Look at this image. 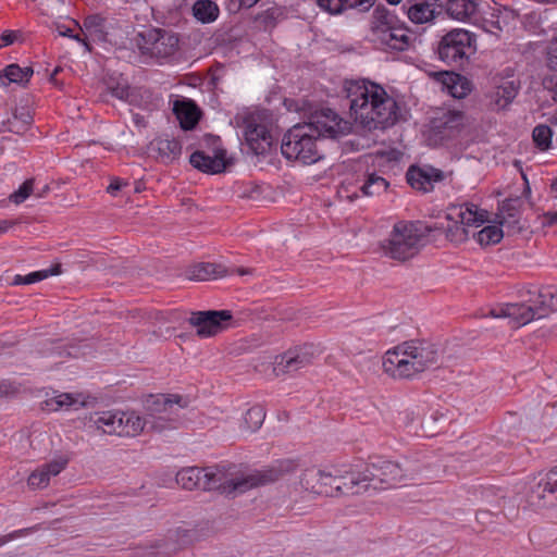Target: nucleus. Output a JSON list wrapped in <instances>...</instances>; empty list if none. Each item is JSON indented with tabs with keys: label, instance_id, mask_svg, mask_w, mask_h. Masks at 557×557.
<instances>
[{
	"label": "nucleus",
	"instance_id": "3",
	"mask_svg": "<svg viewBox=\"0 0 557 557\" xmlns=\"http://www.w3.org/2000/svg\"><path fill=\"white\" fill-rule=\"evenodd\" d=\"M438 357L434 344L420 339L406 341L385 352L383 369L393 377L410 379L436 364Z\"/></svg>",
	"mask_w": 557,
	"mask_h": 557
},
{
	"label": "nucleus",
	"instance_id": "28",
	"mask_svg": "<svg viewBox=\"0 0 557 557\" xmlns=\"http://www.w3.org/2000/svg\"><path fill=\"white\" fill-rule=\"evenodd\" d=\"M480 2H446L447 14L457 21L476 23L480 17L478 13Z\"/></svg>",
	"mask_w": 557,
	"mask_h": 557
},
{
	"label": "nucleus",
	"instance_id": "19",
	"mask_svg": "<svg viewBox=\"0 0 557 557\" xmlns=\"http://www.w3.org/2000/svg\"><path fill=\"white\" fill-rule=\"evenodd\" d=\"M66 465L67 459L58 458L39 466L29 474L27 485L32 490L46 488L49 485L51 478L61 473L65 469Z\"/></svg>",
	"mask_w": 557,
	"mask_h": 557
},
{
	"label": "nucleus",
	"instance_id": "10",
	"mask_svg": "<svg viewBox=\"0 0 557 557\" xmlns=\"http://www.w3.org/2000/svg\"><path fill=\"white\" fill-rule=\"evenodd\" d=\"M337 479H344L339 470L326 472L321 469L310 468L302 472L300 485L307 492L321 496L334 497L350 494V492H346L345 482L335 484Z\"/></svg>",
	"mask_w": 557,
	"mask_h": 557
},
{
	"label": "nucleus",
	"instance_id": "56",
	"mask_svg": "<svg viewBox=\"0 0 557 557\" xmlns=\"http://www.w3.org/2000/svg\"><path fill=\"white\" fill-rule=\"evenodd\" d=\"M16 225L15 220H0V235L7 233L10 228Z\"/></svg>",
	"mask_w": 557,
	"mask_h": 557
},
{
	"label": "nucleus",
	"instance_id": "17",
	"mask_svg": "<svg viewBox=\"0 0 557 557\" xmlns=\"http://www.w3.org/2000/svg\"><path fill=\"white\" fill-rule=\"evenodd\" d=\"M371 40L382 49L404 51L409 48L412 36L408 28L399 22L391 28L379 29Z\"/></svg>",
	"mask_w": 557,
	"mask_h": 557
},
{
	"label": "nucleus",
	"instance_id": "40",
	"mask_svg": "<svg viewBox=\"0 0 557 557\" xmlns=\"http://www.w3.org/2000/svg\"><path fill=\"white\" fill-rule=\"evenodd\" d=\"M503 236V230L497 225H487L473 234V237L482 247L498 244Z\"/></svg>",
	"mask_w": 557,
	"mask_h": 557
},
{
	"label": "nucleus",
	"instance_id": "52",
	"mask_svg": "<svg viewBox=\"0 0 557 557\" xmlns=\"http://www.w3.org/2000/svg\"><path fill=\"white\" fill-rule=\"evenodd\" d=\"M284 17L283 9L280 7H273L265 11L263 21L267 25H274L275 22Z\"/></svg>",
	"mask_w": 557,
	"mask_h": 557
},
{
	"label": "nucleus",
	"instance_id": "14",
	"mask_svg": "<svg viewBox=\"0 0 557 557\" xmlns=\"http://www.w3.org/2000/svg\"><path fill=\"white\" fill-rule=\"evenodd\" d=\"M245 139L256 154L267 153L273 145V136L260 115L251 114L244 121Z\"/></svg>",
	"mask_w": 557,
	"mask_h": 557
},
{
	"label": "nucleus",
	"instance_id": "55",
	"mask_svg": "<svg viewBox=\"0 0 557 557\" xmlns=\"http://www.w3.org/2000/svg\"><path fill=\"white\" fill-rule=\"evenodd\" d=\"M542 224H543V226H547V227H550V226L557 224V210L545 212L542 215Z\"/></svg>",
	"mask_w": 557,
	"mask_h": 557
},
{
	"label": "nucleus",
	"instance_id": "23",
	"mask_svg": "<svg viewBox=\"0 0 557 557\" xmlns=\"http://www.w3.org/2000/svg\"><path fill=\"white\" fill-rule=\"evenodd\" d=\"M189 161L194 168L211 174L223 172L227 164L224 150H218L214 156L198 150L190 156Z\"/></svg>",
	"mask_w": 557,
	"mask_h": 557
},
{
	"label": "nucleus",
	"instance_id": "42",
	"mask_svg": "<svg viewBox=\"0 0 557 557\" xmlns=\"http://www.w3.org/2000/svg\"><path fill=\"white\" fill-rule=\"evenodd\" d=\"M552 136L553 132L550 127L544 124L535 126L532 132L533 141L535 146L542 151L549 149L552 144Z\"/></svg>",
	"mask_w": 557,
	"mask_h": 557
},
{
	"label": "nucleus",
	"instance_id": "44",
	"mask_svg": "<svg viewBox=\"0 0 557 557\" xmlns=\"http://www.w3.org/2000/svg\"><path fill=\"white\" fill-rule=\"evenodd\" d=\"M265 418V412L261 406H253L245 414V423L250 431L258 430Z\"/></svg>",
	"mask_w": 557,
	"mask_h": 557
},
{
	"label": "nucleus",
	"instance_id": "60",
	"mask_svg": "<svg viewBox=\"0 0 557 557\" xmlns=\"http://www.w3.org/2000/svg\"><path fill=\"white\" fill-rule=\"evenodd\" d=\"M345 197H346L347 199H349L350 201H352L355 198H357V197H358V195H357L356 193H352L351 195H348V194H347V195H345Z\"/></svg>",
	"mask_w": 557,
	"mask_h": 557
},
{
	"label": "nucleus",
	"instance_id": "30",
	"mask_svg": "<svg viewBox=\"0 0 557 557\" xmlns=\"http://www.w3.org/2000/svg\"><path fill=\"white\" fill-rule=\"evenodd\" d=\"M436 2H414L408 8V17L416 24H424L434 20L441 10H436Z\"/></svg>",
	"mask_w": 557,
	"mask_h": 557
},
{
	"label": "nucleus",
	"instance_id": "38",
	"mask_svg": "<svg viewBox=\"0 0 557 557\" xmlns=\"http://www.w3.org/2000/svg\"><path fill=\"white\" fill-rule=\"evenodd\" d=\"M216 2H194L193 14L201 23H211L219 16Z\"/></svg>",
	"mask_w": 557,
	"mask_h": 557
},
{
	"label": "nucleus",
	"instance_id": "11",
	"mask_svg": "<svg viewBox=\"0 0 557 557\" xmlns=\"http://www.w3.org/2000/svg\"><path fill=\"white\" fill-rule=\"evenodd\" d=\"M319 354V349L312 344H304L289 348L285 352L276 356L273 371L277 376L293 374L312 364Z\"/></svg>",
	"mask_w": 557,
	"mask_h": 557
},
{
	"label": "nucleus",
	"instance_id": "29",
	"mask_svg": "<svg viewBox=\"0 0 557 557\" xmlns=\"http://www.w3.org/2000/svg\"><path fill=\"white\" fill-rule=\"evenodd\" d=\"M33 124V114L27 107L16 108L12 117L5 123V129L17 135H24Z\"/></svg>",
	"mask_w": 557,
	"mask_h": 557
},
{
	"label": "nucleus",
	"instance_id": "62",
	"mask_svg": "<svg viewBox=\"0 0 557 557\" xmlns=\"http://www.w3.org/2000/svg\"><path fill=\"white\" fill-rule=\"evenodd\" d=\"M346 191H348L347 188L343 186L342 189L339 190L341 196L344 197V193Z\"/></svg>",
	"mask_w": 557,
	"mask_h": 557
},
{
	"label": "nucleus",
	"instance_id": "33",
	"mask_svg": "<svg viewBox=\"0 0 557 557\" xmlns=\"http://www.w3.org/2000/svg\"><path fill=\"white\" fill-rule=\"evenodd\" d=\"M400 21L397 18L395 14L388 11L383 5H377L373 12L371 25H370V34L371 37L376 35V32L384 30L386 28H391L392 26L398 24Z\"/></svg>",
	"mask_w": 557,
	"mask_h": 557
},
{
	"label": "nucleus",
	"instance_id": "61",
	"mask_svg": "<svg viewBox=\"0 0 557 557\" xmlns=\"http://www.w3.org/2000/svg\"><path fill=\"white\" fill-rule=\"evenodd\" d=\"M62 71V69L60 66H57L51 74L58 76V74Z\"/></svg>",
	"mask_w": 557,
	"mask_h": 557
},
{
	"label": "nucleus",
	"instance_id": "13",
	"mask_svg": "<svg viewBox=\"0 0 557 557\" xmlns=\"http://www.w3.org/2000/svg\"><path fill=\"white\" fill-rule=\"evenodd\" d=\"M233 315L230 310H208L193 312L188 322L197 329V335L206 338L220 333L225 329L224 323L230 322Z\"/></svg>",
	"mask_w": 557,
	"mask_h": 557
},
{
	"label": "nucleus",
	"instance_id": "51",
	"mask_svg": "<svg viewBox=\"0 0 557 557\" xmlns=\"http://www.w3.org/2000/svg\"><path fill=\"white\" fill-rule=\"evenodd\" d=\"M54 26H55V30L59 33L60 36L70 37V38H72V39H74L76 41H79V42H82L86 47V49L88 51H90L89 44L85 39H83L78 34L73 35L72 34V29L70 27H66L62 23H55Z\"/></svg>",
	"mask_w": 557,
	"mask_h": 557
},
{
	"label": "nucleus",
	"instance_id": "34",
	"mask_svg": "<svg viewBox=\"0 0 557 557\" xmlns=\"http://www.w3.org/2000/svg\"><path fill=\"white\" fill-rule=\"evenodd\" d=\"M32 74L33 70L30 67H21L17 64H10L0 73V84L8 86L10 83L28 82Z\"/></svg>",
	"mask_w": 557,
	"mask_h": 557
},
{
	"label": "nucleus",
	"instance_id": "47",
	"mask_svg": "<svg viewBox=\"0 0 557 557\" xmlns=\"http://www.w3.org/2000/svg\"><path fill=\"white\" fill-rule=\"evenodd\" d=\"M480 4H485L494 13V18L504 20V25H507L515 17V12L499 2H493V5L490 2H480Z\"/></svg>",
	"mask_w": 557,
	"mask_h": 557
},
{
	"label": "nucleus",
	"instance_id": "16",
	"mask_svg": "<svg viewBox=\"0 0 557 557\" xmlns=\"http://www.w3.org/2000/svg\"><path fill=\"white\" fill-rule=\"evenodd\" d=\"M466 125V116L460 111H445L431 121V131L440 140L458 137Z\"/></svg>",
	"mask_w": 557,
	"mask_h": 557
},
{
	"label": "nucleus",
	"instance_id": "20",
	"mask_svg": "<svg viewBox=\"0 0 557 557\" xmlns=\"http://www.w3.org/2000/svg\"><path fill=\"white\" fill-rule=\"evenodd\" d=\"M493 89L487 94L488 104L494 110L507 108L518 94V85L513 81L493 77Z\"/></svg>",
	"mask_w": 557,
	"mask_h": 557
},
{
	"label": "nucleus",
	"instance_id": "26",
	"mask_svg": "<svg viewBox=\"0 0 557 557\" xmlns=\"http://www.w3.org/2000/svg\"><path fill=\"white\" fill-rule=\"evenodd\" d=\"M120 428L117 436L135 437L143 431H148V417L141 418L136 412H122L120 413Z\"/></svg>",
	"mask_w": 557,
	"mask_h": 557
},
{
	"label": "nucleus",
	"instance_id": "1",
	"mask_svg": "<svg viewBox=\"0 0 557 557\" xmlns=\"http://www.w3.org/2000/svg\"><path fill=\"white\" fill-rule=\"evenodd\" d=\"M298 463L293 459L280 460L263 470H256L239 478L228 479L220 468H184L176 474V482L185 490L200 488L219 491L222 494L244 493L250 488L277 481L283 475L294 472Z\"/></svg>",
	"mask_w": 557,
	"mask_h": 557
},
{
	"label": "nucleus",
	"instance_id": "2",
	"mask_svg": "<svg viewBox=\"0 0 557 557\" xmlns=\"http://www.w3.org/2000/svg\"><path fill=\"white\" fill-rule=\"evenodd\" d=\"M350 114L368 131L385 129L398 119V104L379 84L361 79L345 85Z\"/></svg>",
	"mask_w": 557,
	"mask_h": 557
},
{
	"label": "nucleus",
	"instance_id": "35",
	"mask_svg": "<svg viewBox=\"0 0 557 557\" xmlns=\"http://www.w3.org/2000/svg\"><path fill=\"white\" fill-rule=\"evenodd\" d=\"M388 186L389 184L384 177L375 173H370L359 186V190L363 196H380L387 190Z\"/></svg>",
	"mask_w": 557,
	"mask_h": 557
},
{
	"label": "nucleus",
	"instance_id": "50",
	"mask_svg": "<svg viewBox=\"0 0 557 557\" xmlns=\"http://www.w3.org/2000/svg\"><path fill=\"white\" fill-rule=\"evenodd\" d=\"M108 91L115 98L124 100L129 95V88L126 83L117 82L115 85L108 83Z\"/></svg>",
	"mask_w": 557,
	"mask_h": 557
},
{
	"label": "nucleus",
	"instance_id": "45",
	"mask_svg": "<svg viewBox=\"0 0 557 557\" xmlns=\"http://www.w3.org/2000/svg\"><path fill=\"white\" fill-rule=\"evenodd\" d=\"M517 203H518V201L515 200V201L505 202L503 205V207L500 209V214H499V218L502 219L500 224L517 223L519 221L520 212L516 206Z\"/></svg>",
	"mask_w": 557,
	"mask_h": 557
},
{
	"label": "nucleus",
	"instance_id": "7",
	"mask_svg": "<svg viewBox=\"0 0 557 557\" xmlns=\"http://www.w3.org/2000/svg\"><path fill=\"white\" fill-rule=\"evenodd\" d=\"M423 236L412 222L399 221L381 243L383 253L394 260L406 261L420 251Z\"/></svg>",
	"mask_w": 557,
	"mask_h": 557
},
{
	"label": "nucleus",
	"instance_id": "5",
	"mask_svg": "<svg viewBox=\"0 0 557 557\" xmlns=\"http://www.w3.org/2000/svg\"><path fill=\"white\" fill-rule=\"evenodd\" d=\"M408 478L409 475L399 463L391 460H380L371 463L362 474L351 475L349 481H345L344 485L346 492L361 494L367 492L370 486L375 490L394 487Z\"/></svg>",
	"mask_w": 557,
	"mask_h": 557
},
{
	"label": "nucleus",
	"instance_id": "31",
	"mask_svg": "<svg viewBox=\"0 0 557 557\" xmlns=\"http://www.w3.org/2000/svg\"><path fill=\"white\" fill-rule=\"evenodd\" d=\"M224 274L225 269L221 264L211 262H200L188 270V277L195 281H207L223 276Z\"/></svg>",
	"mask_w": 557,
	"mask_h": 557
},
{
	"label": "nucleus",
	"instance_id": "49",
	"mask_svg": "<svg viewBox=\"0 0 557 557\" xmlns=\"http://www.w3.org/2000/svg\"><path fill=\"white\" fill-rule=\"evenodd\" d=\"M546 64L550 71L557 72V37L553 38L547 46Z\"/></svg>",
	"mask_w": 557,
	"mask_h": 557
},
{
	"label": "nucleus",
	"instance_id": "36",
	"mask_svg": "<svg viewBox=\"0 0 557 557\" xmlns=\"http://www.w3.org/2000/svg\"><path fill=\"white\" fill-rule=\"evenodd\" d=\"M61 272H62L61 264L60 263H55V264H53L49 269H45V270H40V271H35V272H32V273H29L27 275H20V274H17V275L14 276L12 285L34 284V283L40 282L42 280H46L49 276L59 275V274H61Z\"/></svg>",
	"mask_w": 557,
	"mask_h": 557
},
{
	"label": "nucleus",
	"instance_id": "64",
	"mask_svg": "<svg viewBox=\"0 0 557 557\" xmlns=\"http://www.w3.org/2000/svg\"><path fill=\"white\" fill-rule=\"evenodd\" d=\"M554 94H555V97H557V84L555 85Z\"/></svg>",
	"mask_w": 557,
	"mask_h": 557
},
{
	"label": "nucleus",
	"instance_id": "9",
	"mask_svg": "<svg viewBox=\"0 0 557 557\" xmlns=\"http://www.w3.org/2000/svg\"><path fill=\"white\" fill-rule=\"evenodd\" d=\"M487 218V211L474 203L453 205L447 213L446 238L454 244L465 243L469 238V228L480 226Z\"/></svg>",
	"mask_w": 557,
	"mask_h": 557
},
{
	"label": "nucleus",
	"instance_id": "4",
	"mask_svg": "<svg viewBox=\"0 0 557 557\" xmlns=\"http://www.w3.org/2000/svg\"><path fill=\"white\" fill-rule=\"evenodd\" d=\"M318 129L308 122L298 123L289 128L282 139V154L302 164H312L322 159L319 148Z\"/></svg>",
	"mask_w": 557,
	"mask_h": 557
},
{
	"label": "nucleus",
	"instance_id": "41",
	"mask_svg": "<svg viewBox=\"0 0 557 557\" xmlns=\"http://www.w3.org/2000/svg\"><path fill=\"white\" fill-rule=\"evenodd\" d=\"M478 13L480 17L474 25H481L484 29L493 32V28L500 30L504 26V20L494 18L493 12L485 7V4H479Z\"/></svg>",
	"mask_w": 557,
	"mask_h": 557
},
{
	"label": "nucleus",
	"instance_id": "22",
	"mask_svg": "<svg viewBox=\"0 0 557 557\" xmlns=\"http://www.w3.org/2000/svg\"><path fill=\"white\" fill-rule=\"evenodd\" d=\"M435 81L443 85V88L454 98L461 99L466 97L471 88L467 78L455 72L442 71L431 73Z\"/></svg>",
	"mask_w": 557,
	"mask_h": 557
},
{
	"label": "nucleus",
	"instance_id": "27",
	"mask_svg": "<svg viewBox=\"0 0 557 557\" xmlns=\"http://www.w3.org/2000/svg\"><path fill=\"white\" fill-rule=\"evenodd\" d=\"M173 111L180 121L181 127L186 131L193 129L200 119V112L191 100L175 101Z\"/></svg>",
	"mask_w": 557,
	"mask_h": 557
},
{
	"label": "nucleus",
	"instance_id": "58",
	"mask_svg": "<svg viewBox=\"0 0 557 557\" xmlns=\"http://www.w3.org/2000/svg\"><path fill=\"white\" fill-rule=\"evenodd\" d=\"M24 533V530H18V531H15L9 535H4V536H1L0 537V546L4 545L5 543H8L9 541L22 535Z\"/></svg>",
	"mask_w": 557,
	"mask_h": 557
},
{
	"label": "nucleus",
	"instance_id": "46",
	"mask_svg": "<svg viewBox=\"0 0 557 557\" xmlns=\"http://www.w3.org/2000/svg\"><path fill=\"white\" fill-rule=\"evenodd\" d=\"M34 190V180H26L17 190L12 193L9 196V200L15 205L23 203L33 193Z\"/></svg>",
	"mask_w": 557,
	"mask_h": 557
},
{
	"label": "nucleus",
	"instance_id": "12",
	"mask_svg": "<svg viewBox=\"0 0 557 557\" xmlns=\"http://www.w3.org/2000/svg\"><path fill=\"white\" fill-rule=\"evenodd\" d=\"M139 48L144 54L157 59L172 57L178 49V37L169 30L152 28L140 35Z\"/></svg>",
	"mask_w": 557,
	"mask_h": 557
},
{
	"label": "nucleus",
	"instance_id": "32",
	"mask_svg": "<svg viewBox=\"0 0 557 557\" xmlns=\"http://www.w3.org/2000/svg\"><path fill=\"white\" fill-rule=\"evenodd\" d=\"M121 411H104L90 418L97 430L104 434L117 435Z\"/></svg>",
	"mask_w": 557,
	"mask_h": 557
},
{
	"label": "nucleus",
	"instance_id": "18",
	"mask_svg": "<svg viewBox=\"0 0 557 557\" xmlns=\"http://www.w3.org/2000/svg\"><path fill=\"white\" fill-rule=\"evenodd\" d=\"M487 317L507 318L510 320L513 327H519L536 319V313H534V308L531 305L504 304L492 308L488 311Z\"/></svg>",
	"mask_w": 557,
	"mask_h": 557
},
{
	"label": "nucleus",
	"instance_id": "24",
	"mask_svg": "<svg viewBox=\"0 0 557 557\" xmlns=\"http://www.w3.org/2000/svg\"><path fill=\"white\" fill-rule=\"evenodd\" d=\"M86 405L83 394L58 393L42 403V409L49 412L78 410Z\"/></svg>",
	"mask_w": 557,
	"mask_h": 557
},
{
	"label": "nucleus",
	"instance_id": "57",
	"mask_svg": "<svg viewBox=\"0 0 557 557\" xmlns=\"http://www.w3.org/2000/svg\"><path fill=\"white\" fill-rule=\"evenodd\" d=\"M14 392L11 384L0 382V397H7Z\"/></svg>",
	"mask_w": 557,
	"mask_h": 557
},
{
	"label": "nucleus",
	"instance_id": "15",
	"mask_svg": "<svg viewBox=\"0 0 557 557\" xmlns=\"http://www.w3.org/2000/svg\"><path fill=\"white\" fill-rule=\"evenodd\" d=\"M308 123L318 129L319 137L329 136L335 138L347 134L350 129V123L329 108L315 111Z\"/></svg>",
	"mask_w": 557,
	"mask_h": 557
},
{
	"label": "nucleus",
	"instance_id": "39",
	"mask_svg": "<svg viewBox=\"0 0 557 557\" xmlns=\"http://www.w3.org/2000/svg\"><path fill=\"white\" fill-rule=\"evenodd\" d=\"M83 27L96 38L103 40L107 35V18L101 14H90L86 16Z\"/></svg>",
	"mask_w": 557,
	"mask_h": 557
},
{
	"label": "nucleus",
	"instance_id": "21",
	"mask_svg": "<svg viewBox=\"0 0 557 557\" xmlns=\"http://www.w3.org/2000/svg\"><path fill=\"white\" fill-rule=\"evenodd\" d=\"M406 178L412 188L426 193L432 190L434 182H441L444 178V174L441 170L432 166H411L407 172Z\"/></svg>",
	"mask_w": 557,
	"mask_h": 557
},
{
	"label": "nucleus",
	"instance_id": "25",
	"mask_svg": "<svg viewBox=\"0 0 557 557\" xmlns=\"http://www.w3.org/2000/svg\"><path fill=\"white\" fill-rule=\"evenodd\" d=\"M150 147L157 153L156 158L165 164L177 160L182 153V145L175 138H157L151 141Z\"/></svg>",
	"mask_w": 557,
	"mask_h": 557
},
{
	"label": "nucleus",
	"instance_id": "48",
	"mask_svg": "<svg viewBox=\"0 0 557 557\" xmlns=\"http://www.w3.org/2000/svg\"><path fill=\"white\" fill-rule=\"evenodd\" d=\"M539 487L542 488L543 492H548L550 494L557 493V466L553 468L539 483Z\"/></svg>",
	"mask_w": 557,
	"mask_h": 557
},
{
	"label": "nucleus",
	"instance_id": "6",
	"mask_svg": "<svg viewBox=\"0 0 557 557\" xmlns=\"http://www.w3.org/2000/svg\"><path fill=\"white\" fill-rule=\"evenodd\" d=\"M189 399L178 394H161L148 401V431L161 433L177 429L181 424L180 411L187 408Z\"/></svg>",
	"mask_w": 557,
	"mask_h": 557
},
{
	"label": "nucleus",
	"instance_id": "53",
	"mask_svg": "<svg viewBox=\"0 0 557 557\" xmlns=\"http://www.w3.org/2000/svg\"><path fill=\"white\" fill-rule=\"evenodd\" d=\"M128 183L119 178V177H113L109 184V186L107 187V191L111 195V196H116L117 193L125 186H127Z\"/></svg>",
	"mask_w": 557,
	"mask_h": 557
},
{
	"label": "nucleus",
	"instance_id": "59",
	"mask_svg": "<svg viewBox=\"0 0 557 557\" xmlns=\"http://www.w3.org/2000/svg\"><path fill=\"white\" fill-rule=\"evenodd\" d=\"M50 83H52L53 85L55 86H59V82L57 79V76L53 75V74H50V78H49Z\"/></svg>",
	"mask_w": 557,
	"mask_h": 557
},
{
	"label": "nucleus",
	"instance_id": "37",
	"mask_svg": "<svg viewBox=\"0 0 557 557\" xmlns=\"http://www.w3.org/2000/svg\"><path fill=\"white\" fill-rule=\"evenodd\" d=\"M533 308L534 313H536V319L544 318L557 310V297L549 290H543L539 294Z\"/></svg>",
	"mask_w": 557,
	"mask_h": 557
},
{
	"label": "nucleus",
	"instance_id": "8",
	"mask_svg": "<svg viewBox=\"0 0 557 557\" xmlns=\"http://www.w3.org/2000/svg\"><path fill=\"white\" fill-rule=\"evenodd\" d=\"M476 51L475 35L456 28L446 33L438 41L436 53L447 65L462 67Z\"/></svg>",
	"mask_w": 557,
	"mask_h": 557
},
{
	"label": "nucleus",
	"instance_id": "43",
	"mask_svg": "<svg viewBox=\"0 0 557 557\" xmlns=\"http://www.w3.org/2000/svg\"><path fill=\"white\" fill-rule=\"evenodd\" d=\"M318 7L330 15H337L348 9L362 7L366 2H315Z\"/></svg>",
	"mask_w": 557,
	"mask_h": 557
},
{
	"label": "nucleus",
	"instance_id": "63",
	"mask_svg": "<svg viewBox=\"0 0 557 557\" xmlns=\"http://www.w3.org/2000/svg\"><path fill=\"white\" fill-rule=\"evenodd\" d=\"M72 23H73L76 27H78V28H81V29H82V26L79 25V23H78L77 21L72 20Z\"/></svg>",
	"mask_w": 557,
	"mask_h": 557
},
{
	"label": "nucleus",
	"instance_id": "54",
	"mask_svg": "<svg viewBox=\"0 0 557 557\" xmlns=\"http://www.w3.org/2000/svg\"><path fill=\"white\" fill-rule=\"evenodd\" d=\"M17 38V33L13 30H5L0 36V49L3 47H7L9 45H12Z\"/></svg>",
	"mask_w": 557,
	"mask_h": 557
}]
</instances>
